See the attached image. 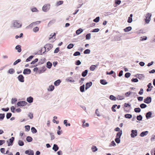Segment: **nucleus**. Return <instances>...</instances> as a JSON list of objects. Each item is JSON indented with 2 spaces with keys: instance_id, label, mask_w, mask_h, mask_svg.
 <instances>
[{
  "instance_id": "obj_1",
  "label": "nucleus",
  "mask_w": 155,
  "mask_h": 155,
  "mask_svg": "<svg viewBox=\"0 0 155 155\" xmlns=\"http://www.w3.org/2000/svg\"><path fill=\"white\" fill-rule=\"evenodd\" d=\"M152 14L149 13H147L145 16L146 18L145 19V22L146 24H148L149 23L151 20V17Z\"/></svg>"
},
{
  "instance_id": "obj_2",
  "label": "nucleus",
  "mask_w": 155,
  "mask_h": 155,
  "mask_svg": "<svg viewBox=\"0 0 155 155\" xmlns=\"http://www.w3.org/2000/svg\"><path fill=\"white\" fill-rule=\"evenodd\" d=\"M15 138L14 137H12L9 140H7L6 142L8 144V146H12L13 144V142L15 140Z\"/></svg>"
},
{
  "instance_id": "obj_3",
  "label": "nucleus",
  "mask_w": 155,
  "mask_h": 155,
  "mask_svg": "<svg viewBox=\"0 0 155 155\" xmlns=\"http://www.w3.org/2000/svg\"><path fill=\"white\" fill-rule=\"evenodd\" d=\"M53 47V46L50 44H46L44 47L43 48L44 49H46L47 50V52H48L50 50H51Z\"/></svg>"
},
{
  "instance_id": "obj_4",
  "label": "nucleus",
  "mask_w": 155,
  "mask_h": 155,
  "mask_svg": "<svg viewBox=\"0 0 155 155\" xmlns=\"http://www.w3.org/2000/svg\"><path fill=\"white\" fill-rule=\"evenodd\" d=\"M28 103L25 101H20L17 102V105L18 107L24 106H26Z\"/></svg>"
},
{
  "instance_id": "obj_5",
  "label": "nucleus",
  "mask_w": 155,
  "mask_h": 155,
  "mask_svg": "<svg viewBox=\"0 0 155 155\" xmlns=\"http://www.w3.org/2000/svg\"><path fill=\"white\" fill-rule=\"evenodd\" d=\"M50 5L49 4H45L43 6L42 10L43 12H47L50 9Z\"/></svg>"
},
{
  "instance_id": "obj_6",
  "label": "nucleus",
  "mask_w": 155,
  "mask_h": 155,
  "mask_svg": "<svg viewBox=\"0 0 155 155\" xmlns=\"http://www.w3.org/2000/svg\"><path fill=\"white\" fill-rule=\"evenodd\" d=\"M131 137L132 138H134L137 136V130H132L131 131Z\"/></svg>"
},
{
  "instance_id": "obj_7",
  "label": "nucleus",
  "mask_w": 155,
  "mask_h": 155,
  "mask_svg": "<svg viewBox=\"0 0 155 155\" xmlns=\"http://www.w3.org/2000/svg\"><path fill=\"white\" fill-rule=\"evenodd\" d=\"M18 22L19 21H14L13 23V26L17 28L21 27L22 25V24H20Z\"/></svg>"
},
{
  "instance_id": "obj_8",
  "label": "nucleus",
  "mask_w": 155,
  "mask_h": 155,
  "mask_svg": "<svg viewBox=\"0 0 155 155\" xmlns=\"http://www.w3.org/2000/svg\"><path fill=\"white\" fill-rule=\"evenodd\" d=\"M151 101L152 98L151 97L148 96L144 99L143 102L146 104H149L151 102Z\"/></svg>"
},
{
  "instance_id": "obj_9",
  "label": "nucleus",
  "mask_w": 155,
  "mask_h": 155,
  "mask_svg": "<svg viewBox=\"0 0 155 155\" xmlns=\"http://www.w3.org/2000/svg\"><path fill=\"white\" fill-rule=\"evenodd\" d=\"M31 69L28 68H26L24 70L23 73L25 75L29 74H31Z\"/></svg>"
},
{
  "instance_id": "obj_10",
  "label": "nucleus",
  "mask_w": 155,
  "mask_h": 155,
  "mask_svg": "<svg viewBox=\"0 0 155 155\" xmlns=\"http://www.w3.org/2000/svg\"><path fill=\"white\" fill-rule=\"evenodd\" d=\"M18 81L21 82H24V77L23 75L20 74L17 77Z\"/></svg>"
},
{
  "instance_id": "obj_11",
  "label": "nucleus",
  "mask_w": 155,
  "mask_h": 155,
  "mask_svg": "<svg viewBox=\"0 0 155 155\" xmlns=\"http://www.w3.org/2000/svg\"><path fill=\"white\" fill-rule=\"evenodd\" d=\"M25 153L28 155H34V151L31 149L27 150L25 151Z\"/></svg>"
},
{
  "instance_id": "obj_12",
  "label": "nucleus",
  "mask_w": 155,
  "mask_h": 155,
  "mask_svg": "<svg viewBox=\"0 0 155 155\" xmlns=\"http://www.w3.org/2000/svg\"><path fill=\"white\" fill-rule=\"evenodd\" d=\"M92 85V83L91 81H89L87 82L85 84V90H86L89 88Z\"/></svg>"
},
{
  "instance_id": "obj_13",
  "label": "nucleus",
  "mask_w": 155,
  "mask_h": 155,
  "mask_svg": "<svg viewBox=\"0 0 155 155\" xmlns=\"http://www.w3.org/2000/svg\"><path fill=\"white\" fill-rule=\"evenodd\" d=\"M152 113L151 111H149L146 113V117L147 119L150 118L152 115Z\"/></svg>"
},
{
  "instance_id": "obj_14",
  "label": "nucleus",
  "mask_w": 155,
  "mask_h": 155,
  "mask_svg": "<svg viewBox=\"0 0 155 155\" xmlns=\"http://www.w3.org/2000/svg\"><path fill=\"white\" fill-rule=\"evenodd\" d=\"M47 69L45 66H43L41 68V70H38V72L39 74H41L44 72Z\"/></svg>"
},
{
  "instance_id": "obj_15",
  "label": "nucleus",
  "mask_w": 155,
  "mask_h": 155,
  "mask_svg": "<svg viewBox=\"0 0 155 155\" xmlns=\"http://www.w3.org/2000/svg\"><path fill=\"white\" fill-rule=\"evenodd\" d=\"M149 132L148 131H143L140 134V136L141 137H143L148 134Z\"/></svg>"
},
{
  "instance_id": "obj_16",
  "label": "nucleus",
  "mask_w": 155,
  "mask_h": 155,
  "mask_svg": "<svg viewBox=\"0 0 155 155\" xmlns=\"http://www.w3.org/2000/svg\"><path fill=\"white\" fill-rule=\"evenodd\" d=\"M26 101L28 103H31L33 102V98L32 97L30 96L27 98Z\"/></svg>"
},
{
  "instance_id": "obj_17",
  "label": "nucleus",
  "mask_w": 155,
  "mask_h": 155,
  "mask_svg": "<svg viewBox=\"0 0 155 155\" xmlns=\"http://www.w3.org/2000/svg\"><path fill=\"white\" fill-rule=\"evenodd\" d=\"M83 31V30L81 28H80L76 31V34L77 35H78L82 32Z\"/></svg>"
},
{
  "instance_id": "obj_18",
  "label": "nucleus",
  "mask_w": 155,
  "mask_h": 155,
  "mask_svg": "<svg viewBox=\"0 0 155 155\" xmlns=\"http://www.w3.org/2000/svg\"><path fill=\"white\" fill-rule=\"evenodd\" d=\"M59 147L57 144H54L53 145L52 149L55 152L57 151L59 149Z\"/></svg>"
},
{
  "instance_id": "obj_19",
  "label": "nucleus",
  "mask_w": 155,
  "mask_h": 155,
  "mask_svg": "<svg viewBox=\"0 0 155 155\" xmlns=\"http://www.w3.org/2000/svg\"><path fill=\"white\" fill-rule=\"evenodd\" d=\"M21 46L20 45H18L15 47V49L16 50H17V51L20 53L21 51Z\"/></svg>"
},
{
  "instance_id": "obj_20",
  "label": "nucleus",
  "mask_w": 155,
  "mask_h": 155,
  "mask_svg": "<svg viewBox=\"0 0 155 155\" xmlns=\"http://www.w3.org/2000/svg\"><path fill=\"white\" fill-rule=\"evenodd\" d=\"M121 36L119 35H116L114 36V40L116 41H119L120 40Z\"/></svg>"
},
{
  "instance_id": "obj_21",
  "label": "nucleus",
  "mask_w": 155,
  "mask_h": 155,
  "mask_svg": "<svg viewBox=\"0 0 155 155\" xmlns=\"http://www.w3.org/2000/svg\"><path fill=\"white\" fill-rule=\"evenodd\" d=\"M61 80L58 79L54 82V84L56 86H58L61 82Z\"/></svg>"
},
{
  "instance_id": "obj_22",
  "label": "nucleus",
  "mask_w": 155,
  "mask_h": 155,
  "mask_svg": "<svg viewBox=\"0 0 155 155\" xmlns=\"http://www.w3.org/2000/svg\"><path fill=\"white\" fill-rule=\"evenodd\" d=\"M52 66V63L50 61H48L46 63V67L48 69H50Z\"/></svg>"
},
{
  "instance_id": "obj_23",
  "label": "nucleus",
  "mask_w": 155,
  "mask_h": 155,
  "mask_svg": "<svg viewBox=\"0 0 155 155\" xmlns=\"http://www.w3.org/2000/svg\"><path fill=\"white\" fill-rule=\"evenodd\" d=\"M88 72V70H85L83 71L81 73V76L83 77H85L87 74Z\"/></svg>"
},
{
  "instance_id": "obj_24",
  "label": "nucleus",
  "mask_w": 155,
  "mask_h": 155,
  "mask_svg": "<svg viewBox=\"0 0 155 155\" xmlns=\"http://www.w3.org/2000/svg\"><path fill=\"white\" fill-rule=\"evenodd\" d=\"M122 134V131L121 130L120 131L118 132L116 134V137L120 138Z\"/></svg>"
},
{
  "instance_id": "obj_25",
  "label": "nucleus",
  "mask_w": 155,
  "mask_h": 155,
  "mask_svg": "<svg viewBox=\"0 0 155 155\" xmlns=\"http://www.w3.org/2000/svg\"><path fill=\"white\" fill-rule=\"evenodd\" d=\"M137 78L140 80H143L144 79L145 77L143 74H137Z\"/></svg>"
},
{
  "instance_id": "obj_26",
  "label": "nucleus",
  "mask_w": 155,
  "mask_h": 155,
  "mask_svg": "<svg viewBox=\"0 0 155 155\" xmlns=\"http://www.w3.org/2000/svg\"><path fill=\"white\" fill-rule=\"evenodd\" d=\"M85 85L83 84L80 87V90L81 92H84L85 91Z\"/></svg>"
},
{
  "instance_id": "obj_27",
  "label": "nucleus",
  "mask_w": 155,
  "mask_h": 155,
  "mask_svg": "<svg viewBox=\"0 0 155 155\" xmlns=\"http://www.w3.org/2000/svg\"><path fill=\"white\" fill-rule=\"evenodd\" d=\"M54 87L53 85H51L49 86L48 90V91H52L54 90Z\"/></svg>"
},
{
  "instance_id": "obj_28",
  "label": "nucleus",
  "mask_w": 155,
  "mask_h": 155,
  "mask_svg": "<svg viewBox=\"0 0 155 155\" xmlns=\"http://www.w3.org/2000/svg\"><path fill=\"white\" fill-rule=\"evenodd\" d=\"M132 29V28L131 26H128L124 29V31L127 32L131 30Z\"/></svg>"
},
{
  "instance_id": "obj_29",
  "label": "nucleus",
  "mask_w": 155,
  "mask_h": 155,
  "mask_svg": "<svg viewBox=\"0 0 155 155\" xmlns=\"http://www.w3.org/2000/svg\"><path fill=\"white\" fill-rule=\"evenodd\" d=\"M15 70L14 69L12 68H11L9 69L7 71V73L10 74H14L15 73Z\"/></svg>"
},
{
  "instance_id": "obj_30",
  "label": "nucleus",
  "mask_w": 155,
  "mask_h": 155,
  "mask_svg": "<svg viewBox=\"0 0 155 155\" xmlns=\"http://www.w3.org/2000/svg\"><path fill=\"white\" fill-rule=\"evenodd\" d=\"M32 140L33 139L31 136H28L26 138V141L28 142H31L32 141Z\"/></svg>"
},
{
  "instance_id": "obj_31",
  "label": "nucleus",
  "mask_w": 155,
  "mask_h": 155,
  "mask_svg": "<svg viewBox=\"0 0 155 155\" xmlns=\"http://www.w3.org/2000/svg\"><path fill=\"white\" fill-rule=\"evenodd\" d=\"M34 57V56L33 55H31L29 56L28 58H27L25 61L26 62H28L31 61L32 59Z\"/></svg>"
},
{
  "instance_id": "obj_32",
  "label": "nucleus",
  "mask_w": 155,
  "mask_h": 155,
  "mask_svg": "<svg viewBox=\"0 0 155 155\" xmlns=\"http://www.w3.org/2000/svg\"><path fill=\"white\" fill-rule=\"evenodd\" d=\"M18 145L20 146H22L24 145V142L22 140H18Z\"/></svg>"
},
{
  "instance_id": "obj_33",
  "label": "nucleus",
  "mask_w": 155,
  "mask_h": 155,
  "mask_svg": "<svg viewBox=\"0 0 155 155\" xmlns=\"http://www.w3.org/2000/svg\"><path fill=\"white\" fill-rule=\"evenodd\" d=\"M31 132L33 134L36 133L37 132V130L34 127H31Z\"/></svg>"
},
{
  "instance_id": "obj_34",
  "label": "nucleus",
  "mask_w": 155,
  "mask_h": 155,
  "mask_svg": "<svg viewBox=\"0 0 155 155\" xmlns=\"http://www.w3.org/2000/svg\"><path fill=\"white\" fill-rule=\"evenodd\" d=\"M74 45V44L73 43L69 44L67 46V48L68 49H71L73 47Z\"/></svg>"
},
{
  "instance_id": "obj_35",
  "label": "nucleus",
  "mask_w": 155,
  "mask_h": 155,
  "mask_svg": "<svg viewBox=\"0 0 155 155\" xmlns=\"http://www.w3.org/2000/svg\"><path fill=\"white\" fill-rule=\"evenodd\" d=\"M63 2H64L63 1H59L57 2L55 5L57 6H58L62 5L63 3Z\"/></svg>"
},
{
  "instance_id": "obj_36",
  "label": "nucleus",
  "mask_w": 155,
  "mask_h": 155,
  "mask_svg": "<svg viewBox=\"0 0 155 155\" xmlns=\"http://www.w3.org/2000/svg\"><path fill=\"white\" fill-rule=\"evenodd\" d=\"M66 80L68 81L71 82H75V81L72 79V77L67 78Z\"/></svg>"
},
{
  "instance_id": "obj_37",
  "label": "nucleus",
  "mask_w": 155,
  "mask_h": 155,
  "mask_svg": "<svg viewBox=\"0 0 155 155\" xmlns=\"http://www.w3.org/2000/svg\"><path fill=\"white\" fill-rule=\"evenodd\" d=\"M100 83L103 85H106L107 84V81L104 79H101L100 80Z\"/></svg>"
},
{
  "instance_id": "obj_38",
  "label": "nucleus",
  "mask_w": 155,
  "mask_h": 155,
  "mask_svg": "<svg viewBox=\"0 0 155 155\" xmlns=\"http://www.w3.org/2000/svg\"><path fill=\"white\" fill-rule=\"evenodd\" d=\"M96 65H91L90 67V70L91 71H94L96 67Z\"/></svg>"
},
{
  "instance_id": "obj_39",
  "label": "nucleus",
  "mask_w": 155,
  "mask_h": 155,
  "mask_svg": "<svg viewBox=\"0 0 155 155\" xmlns=\"http://www.w3.org/2000/svg\"><path fill=\"white\" fill-rule=\"evenodd\" d=\"M124 117L126 118L130 119L132 117V115L130 114H126L124 115Z\"/></svg>"
},
{
  "instance_id": "obj_40",
  "label": "nucleus",
  "mask_w": 155,
  "mask_h": 155,
  "mask_svg": "<svg viewBox=\"0 0 155 155\" xmlns=\"http://www.w3.org/2000/svg\"><path fill=\"white\" fill-rule=\"evenodd\" d=\"M91 150L93 152H94L97 151V148L96 146L93 145L91 147Z\"/></svg>"
},
{
  "instance_id": "obj_41",
  "label": "nucleus",
  "mask_w": 155,
  "mask_h": 155,
  "mask_svg": "<svg viewBox=\"0 0 155 155\" xmlns=\"http://www.w3.org/2000/svg\"><path fill=\"white\" fill-rule=\"evenodd\" d=\"M91 34L90 33L87 34L86 36V39L89 40H90L91 38Z\"/></svg>"
},
{
  "instance_id": "obj_42",
  "label": "nucleus",
  "mask_w": 155,
  "mask_h": 155,
  "mask_svg": "<svg viewBox=\"0 0 155 155\" xmlns=\"http://www.w3.org/2000/svg\"><path fill=\"white\" fill-rule=\"evenodd\" d=\"M12 115V114L10 112L7 113L6 114V117L7 119H9Z\"/></svg>"
},
{
  "instance_id": "obj_43",
  "label": "nucleus",
  "mask_w": 155,
  "mask_h": 155,
  "mask_svg": "<svg viewBox=\"0 0 155 155\" xmlns=\"http://www.w3.org/2000/svg\"><path fill=\"white\" fill-rule=\"evenodd\" d=\"M109 98L112 101H116V99H117V98H116V97H115L114 96L111 95L110 96Z\"/></svg>"
},
{
  "instance_id": "obj_44",
  "label": "nucleus",
  "mask_w": 155,
  "mask_h": 155,
  "mask_svg": "<svg viewBox=\"0 0 155 155\" xmlns=\"http://www.w3.org/2000/svg\"><path fill=\"white\" fill-rule=\"evenodd\" d=\"M31 11L33 12H39V10L37 9L36 7H34L31 8Z\"/></svg>"
},
{
  "instance_id": "obj_45",
  "label": "nucleus",
  "mask_w": 155,
  "mask_h": 155,
  "mask_svg": "<svg viewBox=\"0 0 155 155\" xmlns=\"http://www.w3.org/2000/svg\"><path fill=\"white\" fill-rule=\"evenodd\" d=\"M5 117V114H0V120H2Z\"/></svg>"
},
{
  "instance_id": "obj_46",
  "label": "nucleus",
  "mask_w": 155,
  "mask_h": 155,
  "mask_svg": "<svg viewBox=\"0 0 155 155\" xmlns=\"http://www.w3.org/2000/svg\"><path fill=\"white\" fill-rule=\"evenodd\" d=\"M25 131L27 132H28L30 130V126L29 125H26L25 126Z\"/></svg>"
},
{
  "instance_id": "obj_47",
  "label": "nucleus",
  "mask_w": 155,
  "mask_h": 155,
  "mask_svg": "<svg viewBox=\"0 0 155 155\" xmlns=\"http://www.w3.org/2000/svg\"><path fill=\"white\" fill-rule=\"evenodd\" d=\"M116 145V143L114 142V141L113 140L111 141L110 143L109 144V147H110L112 146H115Z\"/></svg>"
},
{
  "instance_id": "obj_48",
  "label": "nucleus",
  "mask_w": 155,
  "mask_h": 155,
  "mask_svg": "<svg viewBox=\"0 0 155 155\" xmlns=\"http://www.w3.org/2000/svg\"><path fill=\"white\" fill-rule=\"evenodd\" d=\"M91 52V50L89 49H87L85 50L84 51V54H89Z\"/></svg>"
},
{
  "instance_id": "obj_49",
  "label": "nucleus",
  "mask_w": 155,
  "mask_h": 155,
  "mask_svg": "<svg viewBox=\"0 0 155 155\" xmlns=\"http://www.w3.org/2000/svg\"><path fill=\"white\" fill-rule=\"evenodd\" d=\"M141 109L140 107L135 108L134 109V111L136 113H139L141 111Z\"/></svg>"
},
{
  "instance_id": "obj_50",
  "label": "nucleus",
  "mask_w": 155,
  "mask_h": 155,
  "mask_svg": "<svg viewBox=\"0 0 155 155\" xmlns=\"http://www.w3.org/2000/svg\"><path fill=\"white\" fill-rule=\"evenodd\" d=\"M140 107L142 108H145L147 107V105L144 103L141 104L140 105Z\"/></svg>"
},
{
  "instance_id": "obj_51",
  "label": "nucleus",
  "mask_w": 155,
  "mask_h": 155,
  "mask_svg": "<svg viewBox=\"0 0 155 155\" xmlns=\"http://www.w3.org/2000/svg\"><path fill=\"white\" fill-rule=\"evenodd\" d=\"M39 27H36L33 28V30L34 32L36 33L39 31Z\"/></svg>"
},
{
  "instance_id": "obj_52",
  "label": "nucleus",
  "mask_w": 155,
  "mask_h": 155,
  "mask_svg": "<svg viewBox=\"0 0 155 155\" xmlns=\"http://www.w3.org/2000/svg\"><path fill=\"white\" fill-rule=\"evenodd\" d=\"M10 109H11V111L13 113H15V111H16V109L15 107L14 106H12L11 107H10Z\"/></svg>"
},
{
  "instance_id": "obj_53",
  "label": "nucleus",
  "mask_w": 155,
  "mask_h": 155,
  "mask_svg": "<svg viewBox=\"0 0 155 155\" xmlns=\"http://www.w3.org/2000/svg\"><path fill=\"white\" fill-rule=\"evenodd\" d=\"M81 54V53L79 51H76L73 54V55L74 56H79Z\"/></svg>"
},
{
  "instance_id": "obj_54",
  "label": "nucleus",
  "mask_w": 155,
  "mask_h": 155,
  "mask_svg": "<svg viewBox=\"0 0 155 155\" xmlns=\"http://www.w3.org/2000/svg\"><path fill=\"white\" fill-rule=\"evenodd\" d=\"M38 60V58H36L34 60L32 61L30 63L31 64H34L37 62Z\"/></svg>"
},
{
  "instance_id": "obj_55",
  "label": "nucleus",
  "mask_w": 155,
  "mask_h": 155,
  "mask_svg": "<svg viewBox=\"0 0 155 155\" xmlns=\"http://www.w3.org/2000/svg\"><path fill=\"white\" fill-rule=\"evenodd\" d=\"M143 117L141 115H137V120L139 121H141L142 120Z\"/></svg>"
},
{
  "instance_id": "obj_56",
  "label": "nucleus",
  "mask_w": 155,
  "mask_h": 155,
  "mask_svg": "<svg viewBox=\"0 0 155 155\" xmlns=\"http://www.w3.org/2000/svg\"><path fill=\"white\" fill-rule=\"evenodd\" d=\"M21 61V60L20 59H18L15 61L13 63V65H15L18 63L20 62Z\"/></svg>"
},
{
  "instance_id": "obj_57",
  "label": "nucleus",
  "mask_w": 155,
  "mask_h": 155,
  "mask_svg": "<svg viewBox=\"0 0 155 155\" xmlns=\"http://www.w3.org/2000/svg\"><path fill=\"white\" fill-rule=\"evenodd\" d=\"M117 106V105L116 104L113 105L111 107V110L113 112H115L116 111V110L115 109V108Z\"/></svg>"
},
{
  "instance_id": "obj_58",
  "label": "nucleus",
  "mask_w": 155,
  "mask_h": 155,
  "mask_svg": "<svg viewBox=\"0 0 155 155\" xmlns=\"http://www.w3.org/2000/svg\"><path fill=\"white\" fill-rule=\"evenodd\" d=\"M121 3L120 0H115V4L117 6L119 5Z\"/></svg>"
},
{
  "instance_id": "obj_59",
  "label": "nucleus",
  "mask_w": 155,
  "mask_h": 155,
  "mask_svg": "<svg viewBox=\"0 0 155 155\" xmlns=\"http://www.w3.org/2000/svg\"><path fill=\"white\" fill-rule=\"evenodd\" d=\"M17 99L16 98H12L11 100V103L12 104H15L17 101Z\"/></svg>"
},
{
  "instance_id": "obj_60",
  "label": "nucleus",
  "mask_w": 155,
  "mask_h": 155,
  "mask_svg": "<svg viewBox=\"0 0 155 155\" xmlns=\"http://www.w3.org/2000/svg\"><path fill=\"white\" fill-rule=\"evenodd\" d=\"M99 20L100 17L99 16H97L93 20V21L94 22L97 23L99 21Z\"/></svg>"
},
{
  "instance_id": "obj_61",
  "label": "nucleus",
  "mask_w": 155,
  "mask_h": 155,
  "mask_svg": "<svg viewBox=\"0 0 155 155\" xmlns=\"http://www.w3.org/2000/svg\"><path fill=\"white\" fill-rule=\"evenodd\" d=\"M81 64V62L79 60H76L75 62V64L77 65H79Z\"/></svg>"
},
{
  "instance_id": "obj_62",
  "label": "nucleus",
  "mask_w": 155,
  "mask_h": 155,
  "mask_svg": "<svg viewBox=\"0 0 155 155\" xmlns=\"http://www.w3.org/2000/svg\"><path fill=\"white\" fill-rule=\"evenodd\" d=\"M115 140L117 143H119L120 141V138L116 137L115 139Z\"/></svg>"
},
{
  "instance_id": "obj_63",
  "label": "nucleus",
  "mask_w": 155,
  "mask_h": 155,
  "mask_svg": "<svg viewBox=\"0 0 155 155\" xmlns=\"http://www.w3.org/2000/svg\"><path fill=\"white\" fill-rule=\"evenodd\" d=\"M28 116L30 119H32L33 117V114L32 113L30 112L28 114Z\"/></svg>"
},
{
  "instance_id": "obj_64",
  "label": "nucleus",
  "mask_w": 155,
  "mask_h": 155,
  "mask_svg": "<svg viewBox=\"0 0 155 155\" xmlns=\"http://www.w3.org/2000/svg\"><path fill=\"white\" fill-rule=\"evenodd\" d=\"M100 31V29L98 28H96L93 29L91 32H97Z\"/></svg>"
}]
</instances>
